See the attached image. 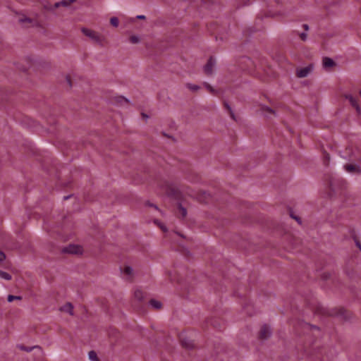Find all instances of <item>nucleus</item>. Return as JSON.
<instances>
[{
  "mask_svg": "<svg viewBox=\"0 0 361 361\" xmlns=\"http://www.w3.org/2000/svg\"><path fill=\"white\" fill-rule=\"evenodd\" d=\"M216 66V61L213 57H210L204 66V72L207 75H212Z\"/></svg>",
  "mask_w": 361,
  "mask_h": 361,
  "instance_id": "3",
  "label": "nucleus"
},
{
  "mask_svg": "<svg viewBox=\"0 0 361 361\" xmlns=\"http://www.w3.org/2000/svg\"><path fill=\"white\" fill-rule=\"evenodd\" d=\"M346 99L349 100L350 104L355 107L357 111L359 113L360 109L359 106L357 105L355 99L352 95H346Z\"/></svg>",
  "mask_w": 361,
  "mask_h": 361,
  "instance_id": "13",
  "label": "nucleus"
},
{
  "mask_svg": "<svg viewBox=\"0 0 361 361\" xmlns=\"http://www.w3.org/2000/svg\"><path fill=\"white\" fill-rule=\"evenodd\" d=\"M18 23H32V21L28 18L20 16L18 19Z\"/></svg>",
  "mask_w": 361,
  "mask_h": 361,
  "instance_id": "24",
  "label": "nucleus"
},
{
  "mask_svg": "<svg viewBox=\"0 0 361 361\" xmlns=\"http://www.w3.org/2000/svg\"><path fill=\"white\" fill-rule=\"evenodd\" d=\"M183 345L186 348H190L192 346V344L187 341H182Z\"/></svg>",
  "mask_w": 361,
  "mask_h": 361,
  "instance_id": "28",
  "label": "nucleus"
},
{
  "mask_svg": "<svg viewBox=\"0 0 361 361\" xmlns=\"http://www.w3.org/2000/svg\"><path fill=\"white\" fill-rule=\"evenodd\" d=\"M346 171L349 173H359L360 172V168L354 164H347L344 166Z\"/></svg>",
  "mask_w": 361,
  "mask_h": 361,
  "instance_id": "11",
  "label": "nucleus"
},
{
  "mask_svg": "<svg viewBox=\"0 0 361 361\" xmlns=\"http://www.w3.org/2000/svg\"><path fill=\"white\" fill-rule=\"evenodd\" d=\"M8 301L9 302H13L14 300H21V297L20 296H16V295H9L8 296V298H7Z\"/></svg>",
  "mask_w": 361,
  "mask_h": 361,
  "instance_id": "23",
  "label": "nucleus"
},
{
  "mask_svg": "<svg viewBox=\"0 0 361 361\" xmlns=\"http://www.w3.org/2000/svg\"><path fill=\"white\" fill-rule=\"evenodd\" d=\"M118 99H119V102H122V101L127 102V99H126L124 97H121Z\"/></svg>",
  "mask_w": 361,
  "mask_h": 361,
  "instance_id": "32",
  "label": "nucleus"
},
{
  "mask_svg": "<svg viewBox=\"0 0 361 361\" xmlns=\"http://www.w3.org/2000/svg\"><path fill=\"white\" fill-rule=\"evenodd\" d=\"M262 114L267 118H271L272 116H275V111L268 106H263L261 107Z\"/></svg>",
  "mask_w": 361,
  "mask_h": 361,
  "instance_id": "8",
  "label": "nucleus"
},
{
  "mask_svg": "<svg viewBox=\"0 0 361 361\" xmlns=\"http://www.w3.org/2000/svg\"><path fill=\"white\" fill-rule=\"evenodd\" d=\"M60 310L63 312L68 313L70 315L73 314V307L70 302L65 304L63 307H61Z\"/></svg>",
  "mask_w": 361,
  "mask_h": 361,
  "instance_id": "12",
  "label": "nucleus"
},
{
  "mask_svg": "<svg viewBox=\"0 0 361 361\" xmlns=\"http://www.w3.org/2000/svg\"><path fill=\"white\" fill-rule=\"evenodd\" d=\"M204 86L205 87V88L212 94H215L216 93V90L209 85L208 84L207 82H204Z\"/></svg>",
  "mask_w": 361,
  "mask_h": 361,
  "instance_id": "22",
  "label": "nucleus"
},
{
  "mask_svg": "<svg viewBox=\"0 0 361 361\" xmlns=\"http://www.w3.org/2000/svg\"><path fill=\"white\" fill-rule=\"evenodd\" d=\"M75 1V0H61L59 2H55L54 4H51L50 2H47L43 5V6H44V8L47 11H54L60 6H63V7L69 6Z\"/></svg>",
  "mask_w": 361,
  "mask_h": 361,
  "instance_id": "1",
  "label": "nucleus"
},
{
  "mask_svg": "<svg viewBox=\"0 0 361 361\" xmlns=\"http://www.w3.org/2000/svg\"><path fill=\"white\" fill-rule=\"evenodd\" d=\"M81 32L87 37H89L91 40L101 43L103 40L102 36L97 32L92 30L87 27H82Z\"/></svg>",
  "mask_w": 361,
  "mask_h": 361,
  "instance_id": "2",
  "label": "nucleus"
},
{
  "mask_svg": "<svg viewBox=\"0 0 361 361\" xmlns=\"http://www.w3.org/2000/svg\"><path fill=\"white\" fill-rule=\"evenodd\" d=\"M359 245V247H360V250H361V245Z\"/></svg>",
  "mask_w": 361,
  "mask_h": 361,
  "instance_id": "36",
  "label": "nucleus"
},
{
  "mask_svg": "<svg viewBox=\"0 0 361 361\" xmlns=\"http://www.w3.org/2000/svg\"><path fill=\"white\" fill-rule=\"evenodd\" d=\"M142 116L143 118H145V119H147L148 118V116L145 114L144 113L142 114Z\"/></svg>",
  "mask_w": 361,
  "mask_h": 361,
  "instance_id": "34",
  "label": "nucleus"
},
{
  "mask_svg": "<svg viewBox=\"0 0 361 361\" xmlns=\"http://www.w3.org/2000/svg\"><path fill=\"white\" fill-rule=\"evenodd\" d=\"M271 335V329L268 326H263L259 331V336L262 339H267Z\"/></svg>",
  "mask_w": 361,
  "mask_h": 361,
  "instance_id": "7",
  "label": "nucleus"
},
{
  "mask_svg": "<svg viewBox=\"0 0 361 361\" xmlns=\"http://www.w3.org/2000/svg\"><path fill=\"white\" fill-rule=\"evenodd\" d=\"M0 277L7 281H10L12 279L11 275L1 270H0Z\"/></svg>",
  "mask_w": 361,
  "mask_h": 361,
  "instance_id": "17",
  "label": "nucleus"
},
{
  "mask_svg": "<svg viewBox=\"0 0 361 361\" xmlns=\"http://www.w3.org/2000/svg\"><path fill=\"white\" fill-rule=\"evenodd\" d=\"M118 22H119V18L116 16L111 17L110 18V21H109V23H118Z\"/></svg>",
  "mask_w": 361,
  "mask_h": 361,
  "instance_id": "27",
  "label": "nucleus"
},
{
  "mask_svg": "<svg viewBox=\"0 0 361 361\" xmlns=\"http://www.w3.org/2000/svg\"><path fill=\"white\" fill-rule=\"evenodd\" d=\"M187 211L186 209L183 207L181 205H179L178 207V215L181 216L182 218H184L186 216Z\"/></svg>",
  "mask_w": 361,
  "mask_h": 361,
  "instance_id": "19",
  "label": "nucleus"
},
{
  "mask_svg": "<svg viewBox=\"0 0 361 361\" xmlns=\"http://www.w3.org/2000/svg\"><path fill=\"white\" fill-rule=\"evenodd\" d=\"M159 226H160V228H161V230L163 231H166V228L165 226L162 225V224H159Z\"/></svg>",
  "mask_w": 361,
  "mask_h": 361,
  "instance_id": "30",
  "label": "nucleus"
},
{
  "mask_svg": "<svg viewBox=\"0 0 361 361\" xmlns=\"http://www.w3.org/2000/svg\"><path fill=\"white\" fill-rule=\"evenodd\" d=\"M129 40L133 44H137V43L140 42V37L138 36L132 35V36L130 37Z\"/></svg>",
  "mask_w": 361,
  "mask_h": 361,
  "instance_id": "21",
  "label": "nucleus"
},
{
  "mask_svg": "<svg viewBox=\"0 0 361 361\" xmlns=\"http://www.w3.org/2000/svg\"><path fill=\"white\" fill-rule=\"evenodd\" d=\"M322 64L324 68L329 69L335 66V62L331 59L325 57L323 59Z\"/></svg>",
  "mask_w": 361,
  "mask_h": 361,
  "instance_id": "10",
  "label": "nucleus"
},
{
  "mask_svg": "<svg viewBox=\"0 0 361 361\" xmlns=\"http://www.w3.org/2000/svg\"><path fill=\"white\" fill-rule=\"evenodd\" d=\"M145 298V293H143V291L139 288H136L135 290H134V293H133V298L134 300L138 301V302H140L143 300V298Z\"/></svg>",
  "mask_w": 361,
  "mask_h": 361,
  "instance_id": "9",
  "label": "nucleus"
},
{
  "mask_svg": "<svg viewBox=\"0 0 361 361\" xmlns=\"http://www.w3.org/2000/svg\"><path fill=\"white\" fill-rule=\"evenodd\" d=\"M82 249L80 246L76 245H69L63 248V252L69 254H81Z\"/></svg>",
  "mask_w": 361,
  "mask_h": 361,
  "instance_id": "4",
  "label": "nucleus"
},
{
  "mask_svg": "<svg viewBox=\"0 0 361 361\" xmlns=\"http://www.w3.org/2000/svg\"><path fill=\"white\" fill-rule=\"evenodd\" d=\"M149 304L152 307L157 310L160 309L162 306L161 302L156 300H151Z\"/></svg>",
  "mask_w": 361,
  "mask_h": 361,
  "instance_id": "15",
  "label": "nucleus"
},
{
  "mask_svg": "<svg viewBox=\"0 0 361 361\" xmlns=\"http://www.w3.org/2000/svg\"><path fill=\"white\" fill-rule=\"evenodd\" d=\"M121 271L124 277L128 280L130 279L134 274L133 268L128 265L124 266L123 268L121 269Z\"/></svg>",
  "mask_w": 361,
  "mask_h": 361,
  "instance_id": "6",
  "label": "nucleus"
},
{
  "mask_svg": "<svg viewBox=\"0 0 361 361\" xmlns=\"http://www.w3.org/2000/svg\"><path fill=\"white\" fill-rule=\"evenodd\" d=\"M197 1L201 2L207 8L214 4V0H197Z\"/></svg>",
  "mask_w": 361,
  "mask_h": 361,
  "instance_id": "18",
  "label": "nucleus"
},
{
  "mask_svg": "<svg viewBox=\"0 0 361 361\" xmlns=\"http://www.w3.org/2000/svg\"><path fill=\"white\" fill-rule=\"evenodd\" d=\"M275 13H271V16H274Z\"/></svg>",
  "mask_w": 361,
  "mask_h": 361,
  "instance_id": "35",
  "label": "nucleus"
},
{
  "mask_svg": "<svg viewBox=\"0 0 361 361\" xmlns=\"http://www.w3.org/2000/svg\"><path fill=\"white\" fill-rule=\"evenodd\" d=\"M302 27L304 28V30H305V31H307V30H308V29H309V27H308L307 24H303V25H302Z\"/></svg>",
  "mask_w": 361,
  "mask_h": 361,
  "instance_id": "31",
  "label": "nucleus"
},
{
  "mask_svg": "<svg viewBox=\"0 0 361 361\" xmlns=\"http://www.w3.org/2000/svg\"><path fill=\"white\" fill-rule=\"evenodd\" d=\"M135 19H138V20H146V16H144V15H138L135 18H130V19H128L126 17H123L121 20H124V21H126V22H132L133 23L135 21Z\"/></svg>",
  "mask_w": 361,
  "mask_h": 361,
  "instance_id": "14",
  "label": "nucleus"
},
{
  "mask_svg": "<svg viewBox=\"0 0 361 361\" xmlns=\"http://www.w3.org/2000/svg\"><path fill=\"white\" fill-rule=\"evenodd\" d=\"M299 35L302 40L305 41L307 39V34L304 32L299 33Z\"/></svg>",
  "mask_w": 361,
  "mask_h": 361,
  "instance_id": "26",
  "label": "nucleus"
},
{
  "mask_svg": "<svg viewBox=\"0 0 361 361\" xmlns=\"http://www.w3.org/2000/svg\"><path fill=\"white\" fill-rule=\"evenodd\" d=\"M6 255L4 252L0 251V262H2L5 259Z\"/></svg>",
  "mask_w": 361,
  "mask_h": 361,
  "instance_id": "29",
  "label": "nucleus"
},
{
  "mask_svg": "<svg viewBox=\"0 0 361 361\" xmlns=\"http://www.w3.org/2000/svg\"><path fill=\"white\" fill-rule=\"evenodd\" d=\"M292 217H293V218H294V219H295L298 223H300V219H299V218L295 217V216H292Z\"/></svg>",
  "mask_w": 361,
  "mask_h": 361,
  "instance_id": "33",
  "label": "nucleus"
},
{
  "mask_svg": "<svg viewBox=\"0 0 361 361\" xmlns=\"http://www.w3.org/2000/svg\"><path fill=\"white\" fill-rule=\"evenodd\" d=\"M18 348L20 350H24V351H27V352H30L32 350V349L33 348H27V347H25L24 345H18Z\"/></svg>",
  "mask_w": 361,
  "mask_h": 361,
  "instance_id": "25",
  "label": "nucleus"
},
{
  "mask_svg": "<svg viewBox=\"0 0 361 361\" xmlns=\"http://www.w3.org/2000/svg\"><path fill=\"white\" fill-rule=\"evenodd\" d=\"M185 86L188 89L192 92H196L200 89V86L192 83H187Z\"/></svg>",
  "mask_w": 361,
  "mask_h": 361,
  "instance_id": "16",
  "label": "nucleus"
},
{
  "mask_svg": "<svg viewBox=\"0 0 361 361\" xmlns=\"http://www.w3.org/2000/svg\"><path fill=\"white\" fill-rule=\"evenodd\" d=\"M88 356L91 361H99L97 353L93 350L89 352Z\"/></svg>",
  "mask_w": 361,
  "mask_h": 361,
  "instance_id": "20",
  "label": "nucleus"
},
{
  "mask_svg": "<svg viewBox=\"0 0 361 361\" xmlns=\"http://www.w3.org/2000/svg\"><path fill=\"white\" fill-rule=\"evenodd\" d=\"M313 70V66L309 65L307 66L298 68L296 72V75L298 78L307 77Z\"/></svg>",
  "mask_w": 361,
  "mask_h": 361,
  "instance_id": "5",
  "label": "nucleus"
}]
</instances>
